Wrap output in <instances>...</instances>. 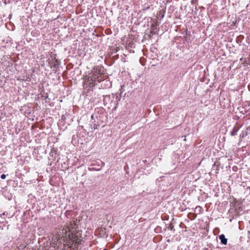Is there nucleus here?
Returning <instances> with one entry per match:
<instances>
[{"instance_id":"39448f33","label":"nucleus","mask_w":250,"mask_h":250,"mask_svg":"<svg viewBox=\"0 0 250 250\" xmlns=\"http://www.w3.org/2000/svg\"><path fill=\"white\" fill-rule=\"evenodd\" d=\"M0 177L2 179H4L6 178V175L5 174H2L1 175Z\"/></svg>"},{"instance_id":"20e7f679","label":"nucleus","mask_w":250,"mask_h":250,"mask_svg":"<svg viewBox=\"0 0 250 250\" xmlns=\"http://www.w3.org/2000/svg\"><path fill=\"white\" fill-rule=\"evenodd\" d=\"M219 239L221 240V242L223 245H226L228 242V239L225 238V236L224 234H221L219 236Z\"/></svg>"},{"instance_id":"423d86ee","label":"nucleus","mask_w":250,"mask_h":250,"mask_svg":"<svg viewBox=\"0 0 250 250\" xmlns=\"http://www.w3.org/2000/svg\"><path fill=\"white\" fill-rule=\"evenodd\" d=\"M2 215H5V213H4H4H2Z\"/></svg>"},{"instance_id":"f03ea898","label":"nucleus","mask_w":250,"mask_h":250,"mask_svg":"<svg viewBox=\"0 0 250 250\" xmlns=\"http://www.w3.org/2000/svg\"><path fill=\"white\" fill-rule=\"evenodd\" d=\"M70 230V228L64 226L62 229H60L57 232L52 234L51 242L52 244L58 246L61 245L62 243H66L65 238L63 235H66L68 231Z\"/></svg>"},{"instance_id":"7ed1b4c3","label":"nucleus","mask_w":250,"mask_h":250,"mask_svg":"<svg viewBox=\"0 0 250 250\" xmlns=\"http://www.w3.org/2000/svg\"><path fill=\"white\" fill-rule=\"evenodd\" d=\"M92 76L90 77V79L89 81L94 82L96 80H98V81L99 82L100 80H99L98 79L101 76V74H100L99 71L98 70V69H94L92 71Z\"/></svg>"},{"instance_id":"f257e3e1","label":"nucleus","mask_w":250,"mask_h":250,"mask_svg":"<svg viewBox=\"0 0 250 250\" xmlns=\"http://www.w3.org/2000/svg\"><path fill=\"white\" fill-rule=\"evenodd\" d=\"M75 225V221H73L70 222L69 225L66 226V228H70V230L68 231L66 235H63L66 240V244H64V245H69L70 243H71V245H72L73 243L80 244V233L79 231H76V228L74 227Z\"/></svg>"}]
</instances>
